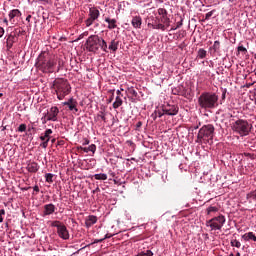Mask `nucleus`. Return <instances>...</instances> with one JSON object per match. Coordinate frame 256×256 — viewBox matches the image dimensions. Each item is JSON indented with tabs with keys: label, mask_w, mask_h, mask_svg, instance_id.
<instances>
[{
	"label": "nucleus",
	"mask_w": 256,
	"mask_h": 256,
	"mask_svg": "<svg viewBox=\"0 0 256 256\" xmlns=\"http://www.w3.org/2000/svg\"><path fill=\"white\" fill-rule=\"evenodd\" d=\"M94 179L97 181H107V174H95Z\"/></svg>",
	"instance_id": "c85d7f7f"
},
{
	"label": "nucleus",
	"mask_w": 256,
	"mask_h": 256,
	"mask_svg": "<svg viewBox=\"0 0 256 256\" xmlns=\"http://www.w3.org/2000/svg\"><path fill=\"white\" fill-rule=\"evenodd\" d=\"M157 117H162L165 115V112H161V110H155Z\"/></svg>",
	"instance_id": "49530a36"
},
{
	"label": "nucleus",
	"mask_w": 256,
	"mask_h": 256,
	"mask_svg": "<svg viewBox=\"0 0 256 256\" xmlns=\"http://www.w3.org/2000/svg\"><path fill=\"white\" fill-rule=\"evenodd\" d=\"M97 223V216L90 215L85 220V226L89 229V227H93Z\"/></svg>",
	"instance_id": "f3484780"
},
{
	"label": "nucleus",
	"mask_w": 256,
	"mask_h": 256,
	"mask_svg": "<svg viewBox=\"0 0 256 256\" xmlns=\"http://www.w3.org/2000/svg\"><path fill=\"white\" fill-rule=\"evenodd\" d=\"M57 235L60 237V239H63L64 241H67L69 239V230L67 229V226L62 223V225L57 229Z\"/></svg>",
	"instance_id": "9d476101"
},
{
	"label": "nucleus",
	"mask_w": 256,
	"mask_h": 256,
	"mask_svg": "<svg viewBox=\"0 0 256 256\" xmlns=\"http://www.w3.org/2000/svg\"><path fill=\"white\" fill-rule=\"evenodd\" d=\"M238 51L241 53H247V48H245V46H239Z\"/></svg>",
	"instance_id": "37998d69"
},
{
	"label": "nucleus",
	"mask_w": 256,
	"mask_h": 256,
	"mask_svg": "<svg viewBox=\"0 0 256 256\" xmlns=\"http://www.w3.org/2000/svg\"><path fill=\"white\" fill-rule=\"evenodd\" d=\"M63 225V222L59 221V220H55L51 222V227H56V229L58 230L61 226Z\"/></svg>",
	"instance_id": "2f4dec72"
},
{
	"label": "nucleus",
	"mask_w": 256,
	"mask_h": 256,
	"mask_svg": "<svg viewBox=\"0 0 256 256\" xmlns=\"http://www.w3.org/2000/svg\"><path fill=\"white\" fill-rule=\"evenodd\" d=\"M82 145H89V139L85 138L84 142L82 143Z\"/></svg>",
	"instance_id": "5fc2aeb1"
},
{
	"label": "nucleus",
	"mask_w": 256,
	"mask_h": 256,
	"mask_svg": "<svg viewBox=\"0 0 256 256\" xmlns=\"http://www.w3.org/2000/svg\"><path fill=\"white\" fill-rule=\"evenodd\" d=\"M227 219L223 214L213 217L212 219L206 221V227H210L211 231H221L223 225H225Z\"/></svg>",
	"instance_id": "423d86ee"
},
{
	"label": "nucleus",
	"mask_w": 256,
	"mask_h": 256,
	"mask_svg": "<svg viewBox=\"0 0 256 256\" xmlns=\"http://www.w3.org/2000/svg\"><path fill=\"white\" fill-rule=\"evenodd\" d=\"M198 106L204 111H209V109H215L219 106V95L215 92H203L198 97Z\"/></svg>",
	"instance_id": "f03ea898"
},
{
	"label": "nucleus",
	"mask_w": 256,
	"mask_h": 256,
	"mask_svg": "<svg viewBox=\"0 0 256 256\" xmlns=\"http://www.w3.org/2000/svg\"><path fill=\"white\" fill-rule=\"evenodd\" d=\"M9 21L13 23L15 20V17H21V11L19 9H13L8 14Z\"/></svg>",
	"instance_id": "dca6fc26"
},
{
	"label": "nucleus",
	"mask_w": 256,
	"mask_h": 256,
	"mask_svg": "<svg viewBox=\"0 0 256 256\" xmlns=\"http://www.w3.org/2000/svg\"><path fill=\"white\" fill-rule=\"evenodd\" d=\"M3 23H5V25H9V20H7V18H5V19L3 20Z\"/></svg>",
	"instance_id": "13d9d810"
},
{
	"label": "nucleus",
	"mask_w": 256,
	"mask_h": 256,
	"mask_svg": "<svg viewBox=\"0 0 256 256\" xmlns=\"http://www.w3.org/2000/svg\"><path fill=\"white\" fill-rule=\"evenodd\" d=\"M41 121H42L43 125H45V123H47V121H51V120H47V114L45 113L44 116L41 118Z\"/></svg>",
	"instance_id": "de8ad7c7"
},
{
	"label": "nucleus",
	"mask_w": 256,
	"mask_h": 256,
	"mask_svg": "<svg viewBox=\"0 0 256 256\" xmlns=\"http://www.w3.org/2000/svg\"><path fill=\"white\" fill-rule=\"evenodd\" d=\"M117 95H118V97L121 95V91L120 90H117Z\"/></svg>",
	"instance_id": "680f3d73"
},
{
	"label": "nucleus",
	"mask_w": 256,
	"mask_h": 256,
	"mask_svg": "<svg viewBox=\"0 0 256 256\" xmlns=\"http://www.w3.org/2000/svg\"><path fill=\"white\" fill-rule=\"evenodd\" d=\"M100 46L101 37H99L98 35L89 36L85 43V47L90 53H97V51H99Z\"/></svg>",
	"instance_id": "0eeeda50"
},
{
	"label": "nucleus",
	"mask_w": 256,
	"mask_h": 256,
	"mask_svg": "<svg viewBox=\"0 0 256 256\" xmlns=\"http://www.w3.org/2000/svg\"><path fill=\"white\" fill-rule=\"evenodd\" d=\"M53 177H55L54 174L46 173L45 174L46 183H53Z\"/></svg>",
	"instance_id": "7c9ffc66"
},
{
	"label": "nucleus",
	"mask_w": 256,
	"mask_h": 256,
	"mask_svg": "<svg viewBox=\"0 0 256 256\" xmlns=\"http://www.w3.org/2000/svg\"><path fill=\"white\" fill-rule=\"evenodd\" d=\"M47 121H57V117L59 115V108L57 106H53L50 110L46 113Z\"/></svg>",
	"instance_id": "9b49d317"
},
{
	"label": "nucleus",
	"mask_w": 256,
	"mask_h": 256,
	"mask_svg": "<svg viewBox=\"0 0 256 256\" xmlns=\"http://www.w3.org/2000/svg\"><path fill=\"white\" fill-rule=\"evenodd\" d=\"M26 169L29 173H37L39 171V164L37 162H29Z\"/></svg>",
	"instance_id": "4468645a"
},
{
	"label": "nucleus",
	"mask_w": 256,
	"mask_h": 256,
	"mask_svg": "<svg viewBox=\"0 0 256 256\" xmlns=\"http://www.w3.org/2000/svg\"><path fill=\"white\" fill-rule=\"evenodd\" d=\"M83 37H84L83 34H81V35L79 36V39H83Z\"/></svg>",
	"instance_id": "338daca9"
},
{
	"label": "nucleus",
	"mask_w": 256,
	"mask_h": 256,
	"mask_svg": "<svg viewBox=\"0 0 256 256\" xmlns=\"http://www.w3.org/2000/svg\"><path fill=\"white\" fill-rule=\"evenodd\" d=\"M230 3H237V0H229Z\"/></svg>",
	"instance_id": "e2e57ef3"
},
{
	"label": "nucleus",
	"mask_w": 256,
	"mask_h": 256,
	"mask_svg": "<svg viewBox=\"0 0 256 256\" xmlns=\"http://www.w3.org/2000/svg\"><path fill=\"white\" fill-rule=\"evenodd\" d=\"M113 101V94H112V97L110 98V102Z\"/></svg>",
	"instance_id": "774afa93"
},
{
	"label": "nucleus",
	"mask_w": 256,
	"mask_h": 256,
	"mask_svg": "<svg viewBox=\"0 0 256 256\" xmlns=\"http://www.w3.org/2000/svg\"><path fill=\"white\" fill-rule=\"evenodd\" d=\"M251 129H253V125L249 124L247 120L239 119L232 124V130L240 137H247L251 133Z\"/></svg>",
	"instance_id": "39448f33"
},
{
	"label": "nucleus",
	"mask_w": 256,
	"mask_h": 256,
	"mask_svg": "<svg viewBox=\"0 0 256 256\" xmlns=\"http://www.w3.org/2000/svg\"><path fill=\"white\" fill-rule=\"evenodd\" d=\"M98 117H100V119H102V121H107V118L105 117V112L100 111L98 114Z\"/></svg>",
	"instance_id": "a19ab883"
},
{
	"label": "nucleus",
	"mask_w": 256,
	"mask_h": 256,
	"mask_svg": "<svg viewBox=\"0 0 256 256\" xmlns=\"http://www.w3.org/2000/svg\"><path fill=\"white\" fill-rule=\"evenodd\" d=\"M99 10H97V8H90L89 10V17L91 19H94V21H97V19H99Z\"/></svg>",
	"instance_id": "412c9836"
},
{
	"label": "nucleus",
	"mask_w": 256,
	"mask_h": 256,
	"mask_svg": "<svg viewBox=\"0 0 256 256\" xmlns=\"http://www.w3.org/2000/svg\"><path fill=\"white\" fill-rule=\"evenodd\" d=\"M18 131L20 133H23V132L27 131V125L26 124H20L19 127H18Z\"/></svg>",
	"instance_id": "e433bc0d"
},
{
	"label": "nucleus",
	"mask_w": 256,
	"mask_h": 256,
	"mask_svg": "<svg viewBox=\"0 0 256 256\" xmlns=\"http://www.w3.org/2000/svg\"><path fill=\"white\" fill-rule=\"evenodd\" d=\"M136 256H153V252L151 250H146L138 253Z\"/></svg>",
	"instance_id": "72a5a7b5"
},
{
	"label": "nucleus",
	"mask_w": 256,
	"mask_h": 256,
	"mask_svg": "<svg viewBox=\"0 0 256 256\" xmlns=\"http://www.w3.org/2000/svg\"><path fill=\"white\" fill-rule=\"evenodd\" d=\"M227 95V90H224L223 93H222V99L225 100V97Z\"/></svg>",
	"instance_id": "6e6d98bb"
},
{
	"label": "nucleus",
	"mask_w": 256,
	"mask_h": 256,
	"mask_svg": "<svg viewBox=\"0 0 256 256\" xmlns=\"http://www.w3.org/2000/svg\"><path fill=\"white\" fill-rule=\"evenodd\" d=\"M123 105V99H121L120 96H117L114 103H113V109H119Z\"/></svg>",
	"instance_id": "393cba45"
},
{
	"label": "nucleus",
	"mask_w": 256,
	"mask_h": 256,
	"mask_svg": "<svg viewBox=\"0 0 256 256\" xmlns=\"http://www.w3.org/2000/svg\"><path fill=\"white\" fill-rule=\"evenodd\" d=\"M104 21L106 22V23H108V29H117V20L116 19H111V18H109V17H106L105 19H104Z\"/></svg>",
	"instance_id": "aec40b11"
},
{
	"label": "nucleus",
	"mask_w": 256,
	"mask_h": 256,
	"mask_svg": "<svg viewBox=\"0 0 256 256\" xmlns=\"http://www.w3.org/2000/svg\"><path fill=\"white\" fill-rule=\"evenodd\" d=\"M164 25H166V27H169V25H171V22L164 23Z\"/></svg>",
	"instance_id": "0e129e2a"
},
{
	"label": "nucleus",
	"mask_w": 256,
	"mask_h": 256,
	"mask_svg": "<svg viewBox=\"0 0 256 256\" xmlns=\"http://www.w3.org/2000/svg\"><path fill=\"white\" fill-rule=\"evenodd\" d=\"M215 136V127L212 124L204 125L198 132L197 143L212 145Z\"/></svg>",
	"instance_id": "20e7f679"
},
{
	"label": "nucleus",
	"mask_w": 256,
	"mask_h": 256,
	"mask_svg": "<svg viewBox=\"0 0 256 256\" xmlns=\"http://www.w3.org/2000/svg\"><path fill=\"white\" fill-rule=\"evenodd\" d=\"M108 49L112 51L113 53H116L117 49H119V41L117 40H111Z\"/></svg>",
	"instance_id": "4be33fe9"
},
{
	"label": "nucleus",
	"mask_w": 256,
	"mask_h": 256,
	"mask_svg": "<svg viewBox=\"0 0 256 256\" xmlns=\"http://www.w3.org/2000/svg\"><path fill=\"white\" fill-rule=\"evenodd\" d=\"M111 237H113V234H106L103 239L105 241V239H111Z\"/></svg>",
	"instance_id": "864d4df0"
},
{
	"label": "nucleus",
	"mask_w": 256,
	"mask_h": 256,
	"mask_svg": "<svg viewBox=\"0 0 256 256\" xmlns=\"http://www.w3.org/2000/svg\"><path fill=\"white\" fill-rule=\"evenodd\" d=\"M104 239H96L94 242L91 243V245H95V243H103Z\"/></svg>",
	"instance_id": "603ef678"
},
{
	"label": "nucleus",
	"mask_w": 256,
	"mask_h": 256,
	"mask_svg": "<svg viewBox=\"0 0 256 256\" xmlns=\"http://www.w3.org/2000/svg\"><path fill=\"white\" fill-rule=\"evenodd\" d=\"M217 211H219V208L217 206H209L206 209L207 215H211V213H217Z\"/></svg>",
	"instance_id": "bb28decb"
},
{
	"label": "nucleus",
	"mask_w": 256,
	"mask_h": 256,
	"mask_svg": "<svg viewBox=\"0 0 256 256\" xmlns=\"http://www.w3.org/2000/svg\"><path fill=\"white\" fill-rule=\"evenodd\" d=\"M141 127H143V122H141V121L137 122L136 128H135L136 131H139L141 129Z\"/></svg>",
	"instance_id": "c03bdc74"
},
{
	"label": "nucleus",
	"mask_w": 256,
	"mask_h": 256,
	"mask_svg": "<svg viewBox=\"0 0 256 256\" xmlns=\"http://www.w3.org/2000/svg\"><path fill=\"white\" fill-rule=\"evenodd\" d=\"M5 35V29L0 26V39Z\"/></svg>",
	"instance_id": "3c124183"
},
{
	"label": "nucleus",
	"mask_w": 256,
	"mask_h": 256,
	"mask_svg": "<svg viewBox=\"0 0 256 256\" xmlns=\"http://www.w3.org/2000/svg\"><path fill=\"white\" fill-rule=\"evenodd\" d=\"M56 209L57 208L52 203L44 205L43 217H47L48 215H53Z\"/></svg>",
	"instance_id": "ddd939ff"
},
{
	"label": "nucleus",
	"mask_w": 256,
	"mask_h": 256,
	"mask_svg": "<svg viewBox=\"0 0 256 256\" xmlns=\"http://www.w3.org/2000/svg\"><path fill=\"white\" fill-rule=\"evenodd\" d=\"M213 13H215V10H212V11L208 12L205 15V21H209V19H211V17H213Z\"/></svg>",
	"instance_id": "4c0bfd02"
},
{
	"label": "nucleus",
	"mask_w": 256,
	"mask_h": 256,
	"mask_svg": "<svg viewBox=\"0 0 256 256\" xmlns=\"http://www.w3.org/2000/svg\"><path fill=\"white\" fill-rule=\"evenodd\" d=\"M148 27H151L152 29H160L161 31H165V29H166L164 24L148 23Z\"/></svg>",
	"instance_id": "a878e982"
},
{
	"label": "nucleus",
	"mask_w": 256,
	"mask_h": 256,
	"mask_svg": "<svg viewBox=\"0 0 256 256\" xmlns=\"http://www.w3.org/2000/svg\"><path fill=\"white\" fill-rule=\"evenodd\" d=\"M53 89L57 95L59 101H63L64 97H67L71 93V84L65 79H56L53 82Z\"/></svg>",
	"instance_id": "7ed1b4c3"
},
{
	"label": "nucleus",
	"mask_w": 256,
	"mask_h": 256,
	"mask_svg": "<svg viewBox=\"0 0 256 256\" xmlns=\"http://www.w3.org/2000/svg\"><path fill=\"white\" fill-rule=\"evenodd\" d=\"M100 48L104 53H109V51H107V42L103 38H100Z\"/></svg>",
	"instance_id": "cd10ccee"
},
{
	"label": "nucleus",
	"mask_w": 256,
	"mask_h": 256,
	"mask_svg": "<svg viewBox=\"0 0 256 256\" xmlns=\"http://www.w3.org/2000/svg\"><path fill=\"white\" fill-rule=\"evenodd\" d=\"M230 244L232 247H237V249L241 247V242H239L237 239L231 240Z\"/></svg>",
	"instance_id": "f704fd0d"
},
{
	"label": "nucleus",
	"mask_w": 256,
	"mask_h": 256,
	"mask_svg": "<svg viewBox=\"0 0 256 256\" xmlns=\"http://www.w3.org/2000/svg\"><path fill=\"white\" fill-rule=\"evenodd\" d=\"M5 215V209L0 210V223H3V216Z\"/></svg>",
	"instance_id": "79ce46f5"
},
{
	"label": "nucleus",
	"mask_w": 256,
	"mask_h": 256,
	"mask_svg": "<svg viewBox=\"0 0 256 256\" xmlns=\"http://www.w3.org/2000/svg\"><path fill=\"white\" fill-rule=\"evenodd\" d=\"M129 93H130V95H133V97H137V92L135 91V89L130 88Z\"/></svg>",
	"instance_id": "a18cd8bd"
},
{
	"label": "nucleus",
	"mask_w": 256,
	"mask_h": 256,
	"mask_svg": "<svg viewBox=\"0 0 256 256\" xmlns=\"http://www.w3.org/2000/svg\"><path fill=\"white\" fill-rule=\"evenodd\" d=\"M55 65H57V58L47 51H42L35 63V67L42 73H53Z\"/></svg>",
	"instance_id": "f257e3e1"
},
{
	"label": "nucleus",
	"mask_w": 256,
	"mask_h": 256,
	"mask_svg": "<svg viewBox=\"0 0 256 256\" xmlns=\"http://www.w3.org/2000/svg\"><path fill=\"white\" fill-rule=\"evenodd\" d=\"M179 27H183V18H181V20L179 22H177L176 27L171 28V31H177V29H179Z\"/></svg>",
	"instance_id": "c9c22d12"
},
{
	"label": "nucleus",
	"mask_w": 256,
	"mask_h": 256,
	"mask_svg": "<svg viewBox=\"0 0 256 256\" xmlns=\"http://www.w3.org/2000/svg\"><path fill=\"white\" fill-rule=\"evenodd\" d=\"M53 134V130L51 129H47L45 132H44V135L42 134L40 136V140L41 141H47V139H49V141H51V136Z\"/></svg>",
	"instance_id": "b1692460"
},
{
	"label": "nucleus",
	"mask_w": 256,
	"mask_h": 256,
	"mask_svg": "<svg viewBox=\"0 0 256 256\" xmlns=\"http://www.w3.org/2000/svg\"><path fill=\"white\" fill-rule=\"evenodd\" d=\"M78 149L80 151H84V153H89V151H91V153H95V151H97V146L95 144H91L89 147L79 146Z\"/></svg>",
	"instance_id": "6ab92c4d"
},
{
	"label": "nucleus",
	"mask_w": 256,
	"mask_h": 256,
	"mask_svg": "<svg viewBox=\"0 0 256 256\" xmlns=\"http://www.w3.org/2000/svg\"><path fill=\"white\" fill-rule=\"evenodd\" d=\"M95 20L93 18H89L85 21L86 23V27H91V24L94 22Z\"/></svg>",
	"instance_id": "ea45409f"
},
{
	"label": "nucleus",
	"mask_w": 256,
	"mask_h": 256,
	"mask_svg": "<svg viewBox=\"0 0 256 256\" xmlns=\"http://www.w3.org/2000/svg\"><path fill=\"white\" fill-rule=\"evenodd\" d=\"M244 155H245V157H251V154H249V153H245Z\"/></svg>",
	"instance_id": "052dcab7"
},
{
	"label": "nucleus",
	"mask_w": 256,
	"mask_h": 256,
	"mask_svg": "<svg viewBox=\"0 0 256 256\" xmlns=\"http://www.w3.org/2000/svg\"><path fill=\"white\" fill-rule=\"evenodd\" d=\"M16 36L13 34L8 35L6 39V49L9 51L13 48V44L15 43Z\"/></svg>",
	"instance_id": "2eb2a0df"
},
{
	"label": "nucleus",
	"mask_w": 256,
	"mask_h": 256,
	"mask_svg": "<svg viewBox=\"0 0 256 256\" xmlns=\"http://www.w3.org/2000/svg\"><path fill=\"white\" fill-rule=\"evenodd\" d=\"M132 26L135 29H141V25L143 23V20L141 19V16H135L132 18Z\"/></svg>",
	"instance_id": "a211bd4d"
},
{
	"label": "nucleus",
	"mask_w": 256,
	"mask_h": 256,
	"mask_svg": "<svg viewBox=\"0 0 256 256\" xmlns=\"http://www.w3.org/2000/svg\"><path fill=\"white\" fill-rule=\"evenodd\" d=\"M82 35L85 37V36L89 35V33L88 32H84Z\"/></svg>",
	"instance_id": "69168bd1"
},
{
	"label": "nucleus",
	"mask_w": 256,
	"mask_h": 256,
	"mask_svg": "<svg viewBox=\"0 0 256 256\" xmlns=\"http://www.w3.org/2000/svg\"><path fill=\"white\" fill-rule=\"evenodd\" d=\"M242 239H244V241H255L256 242V236L253 232L245 233L244 235H242Z\"/></svg>",
	"instance_id": "5701e85b"
},
{
	"label": "nucleus",
	"mask_w": 256,
	"mask_h": 256,
	"mask_svg": "<svg viewBox=\"0 0 256 256\" xmlns=\"http://www.w3.org/2000/svg\"><path fill=\"white\" fill-rule=\"evenodd\" d=\"M41 147H43V149H47V147L49 146V138L44 140L41 144Z\"/></svg>",
	"instance_id": "58836bf2"
},
{
	"label": "nucleus",
	"mask_w": 256,
	"mask_h": 256,
	"mask_svg": "<svg viewBox=\"0 0 256 256\" xmlns=\"http://www.w3.org/2000/svg\"><path fill=\"white\" fill-rule=\"evenodd\" d=\"M158 15H161V22L162 23H171V19L169 18V13L167 12V9L165 8H159L158 9Z\"/></svg>",
	"instance_id": "f8f14e48"
},
{
	"label": "nucleus",
	"mask_w": 256,
	"mask_h": 256,
	"mask_svg": "<svg viewBox=\"0 0 256 256\" xmlns=\"http://www.w3.org/2000/svg\"><path fill=\"white\" fill-rule=\"evenodd\" d=\"M198 57L199 59H205L207 57V51L203 48L198 50Z\"/></svg>",
	"instance_id": "c756f323"
},
{
	"label": "nucleus",
	"mask_w": 256,
	"mask_h": 256,
	"mask_svg": "<svg viewBox=\"0 0 256 256\" xmlns=\"http://www.w3.org/2000/svg\"><path fill=\"white\" fill-rule=\"evenodd\" d=\"M157 113L154 111L152 114H151V118L153 119V121H157Z\"/></svg>",
	"instance_id": "8fccbe9b"
},
{
	"label": "nucleus",
	"mask_w": 256,
	"mask_h": 256,
	"mask_svg": "<svg viewBox=\"0 0 256 256\" xmlns=\"http://www.w3.org/2000/svg\"><path fill=\"white\" fill-rule=\"evenodd\" d=\"M33 195H37V193H39V186L38 185H35L34 187H33Z\"/></svg>",
	"instance_id": "09e8293b"
},
{
	"label": "nucleus",
	"mask_w": 256,
	"mask_h": 256,
	"mask_svg": "<svg viewBox=\"0 0 256 256\" xmlns=\"http://www.w3.org/2000/svg\"><path fill=\"white\" fill-rule=\"evenodd\" d=\"M62 105L68 107L69 111H74V113H77L79 111V109L77 108L79 103L77 102V100H75V98H69L68 101L63 102Z\"/></svg>",
	"instance_id": "1a4fd4ad"
},
{
	"label": "nucleus",
	"mask_w": 256,
	"mask_h": 256,
	"mask_svg": "<svg viewBox=\"0 0 256 256\" xmlns=\"http://www.w3.org/2000/svg\"><path fill=\"white\" fill-rule=\"evenodd\" d=\"M64 143H65V141L60 140V141L57 142V145H64Z\"/></svg>",
	"instance_id": "4d7b16f0"
},
{
	"label": "nucleus",
	"mask_w": 256,
	"mask_h": 256,
	"mask_svg": "<svg viewBox=\"0 0 256 256\" xmlns=\"http://www.w3.org/2000/svg\"><path fill=\"white\" fill-rule=\"evenodd\" d=\"M162 111L165 113V115L174 116L179 113V107L173 104H165L162 106Z\"/></svg>",
	"instance_id": "6e6552de"
},
{
	"label": "nucleus",
	"mask_w": 256,
	"mask_h": 256,
	"mask_svg": "<svg viewBox=\"0 0 256 256\" xmlns=\"http://www.w3.org/2000/svg\"><path fill=\"white\" fill-rule=\"evenodd\" d=\"M31 20V15L27 16L26 21H30Z\"/></svg>",
	"instance_id": "bf43d9fd"
},
{
	"label": "nucleus",
	"mask_w": 256,
	"mask_h": 256,
	"mask_svg": "<svg viewBox=\"0 0 256 256\" xmlns=\"http://www.w3.org/2000/svg\"><path fill=\"white\" fill-rule=\"evenodd\" d=\"M212 49H214L215 53H217V51H219V49H221V42H219L218 40H216L214 42V45L212 46Z\"/></svg>",
	"instance_id": "473e14b6"
}]
</instances>
